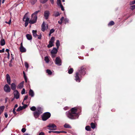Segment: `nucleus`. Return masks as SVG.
I'll return each instance as SVG.
<instances>
[{"label": "nucleus", "mask_w": 135, "mask_h": 135, "mask_svg": "<svg viewBox=\"0 0 135 135\" xmlns=\"http://www.w3.org/2000/svg\"><path fill=\"white\" fill-rule=\"evenodd\" d=\"M77 109L75 108H72L70 111H67L66 113L67 116L69 118L74 119L78 118V114L76 113Z\"/></svg>", "instance_id": "obj_1"}, {"label": "nucleus", "mask_w": 135, "mask_h": 135, "mask_svg": "<svg viewBox=\"0 0 135 135\" xmlns=\"http://www.w3.org/2000/svg\"><path fill=\"white\" fill-rule=\"evenodd\" d=\"M42 113V110L41 108H38L36 110L33 112V115L35 117L37 118L38 117L39 115Z\"/></svg>", "instance_id": "obj_2"}, {"label": "nucleus", "mask_w": 135, "mask_h": 135, "mask_svg": "<svg viewBox=\"0 0 135 135\" xmlns=\"http://www.w3.org/2000/svg\"><path fill=\"white\" fill-rule=\"evenodd\" d=\"M51 114L49 112L44 113L42 116V119L43 121H46L50 117Z\"/></svg>", "instance_id": "obj_3"}, {"label": "nucleus", "mask_w": 135, "mask_h": 135, "mask_svg": "<svg viewBox=\"0 0 135 135\" xmlns=\"http://www.w3.org/2000/svg\"><path fill=\"white\" fill-rule=\"evenodd\" d=\"M86 69V67L85 66H83L79 68L77 72H79L81 75H84L86 74L85 71Z\"/></svg>", "instance_id": "obj_4"}, {"label": "nucleus", "mask_w": 135, "mask_h": 135, "mask_svg": "<svg viewBox=\"0 0 135 135\" xmlns=\"http://www.w3.org/2000/svg\"><path fill=\"white\" fill-rule=\"evenodd\" d=\"M82 75H81L79 72L77 71L75 73V80L77 82H80L82 79Z\"/></svg>", "instance_id": "obj_5"}, {"label": "nucleus", "mask_w": 135, "mask_h": 135, "mask_svg": "<svg viewBox=\"0 0 135 135\" xmlns=\"http://www.w3.org/2000/svg\"><path fill=\"white\" fill-rule=\"evenodd\" d=\"M28 13V12L26 13L24 16L23 19V21L25 22V27H26L28 25L29 21V18L27 17V15Z\"/></svg>", "instance_id": "obj_6"}, {"label": "nucleus", "mask_w": 135, "mask_h": 135, "mask_svg": "<svg viewBox=\"0 0 135 135\" xmlns=\"http://www.w3.org/2000/svg\"><path fill=\"white\" fill-rule=\"evenodd\" d=\"M37 31L33 30L32 31V33H33V37H37V38L39 39H41L42 35L41 34H40L39 35H38L37 34Z\"/></svg>", "instance_id": "obj_7"}, {"label": "nucleus", "mask_w": 135, "mask_h": 135, "mask_svg": "<svg viewBox=\"0 0 135 135\" xmlns=\"http://www.w3.org/2000/svg\"><path fill=\"white\" fill-rule=\"evenodd\" d=\"M47 127L49 128V130H55L56 129V126L54 124H50L47 126Z\"/></svg>", "instance_id": "obj_8"}, {"label": "nucleus", "mask_w": 135, "mask_h": 135, "mask_svg": "<svg viewBox=\"0 0 135 135\" xmlns=\"http://www.w3.org/2000/svg\"><path fill=\"white\" fill-rule=\"evenodd\" d=\"M4 91L7 93L9 92L11 90L9 86L7 84H6L4 85Z\"/></svg>", "instance_id": "obj_9"}, {"label": "nucleus", "mask_w": 135, "mask_h": 135, "mask_svg": "<svg viewBox=\"0 0 135 135\" xmlns=\"http://www.w3.org/2000/svg\"><path fill=\"white\" fill-rule=\"evenodd\" d=\"M14 97L16 99H18L20 97V94L17 90H16L14 91Z\"/></svg>", "instance_id": "obj_10"}, {"label": "nucleus", "mask_w": 135, "mask_h": 135, "mask_svg": "<svg viewBox=\"0 0 135 135\" xmlns=\"http://www.w3.org/2000/svg\"><path fill=\"white\" fill-rule=\"evenodd\" d=\"M56 64L60 66L61 65V60L59 57H57L56 58L55 61Z\"/></svg>", "instance_id": "obj_11"}, {"label": "nucleus", "mask_w": 135, "mask_h": 135, "mask_svg": "<svg viewBox=\"0 0 135 135\" xmlns=\"http://www.w3.org/2000/svg\"><path fill=\"white\" fill-rule=\"evenodd\" d=\"M47 27H46L45 26V25L44 22H43L42 24L41 25V30L43 31H45L46 30L48 29V25H47Z\"/></svg>", "instance_id": "obj_12"}, {"label": "nucleus", "mask_w": 135, "mask_h": 135, "mask_svg": "<svg viewBox=\"0 0 135 135\" xmlns=\"http://www.w3.org/2000/svg\"><path fill=\"white\" fill-rule=\"evenodd\" d=\"M50 12L49 11H46L44 12V16L46 20H47L50 15Z\"/></svg>", "instance_id": "obj_13"}, {"label": "nucleus", "mask_w": 135, "mask_h": 135, "mask_svg": "<svg viewBox=\"0 0 135 135\" xmlns=\"http://www.w3.org/2000/svg\"><path fill=\"white\" fill-rule=\"evenodd\" d=\"M6 79L7 80V83L9 85L11 84V79L9 75L8 74H7L6 75Z\"/></svg>", "instance_id": "obj_14"}, {"label": "nucleus", "mask_w": 135, "mask_h": 135, "mask_svg": "<svg viewBox=\"0 0 135 135\" xmlns=\"http://www.w3.org/2000/svg\"><path fill=\"white\" fill-rule=\"evenodd\" d=\"M58 49L57 48L56 49V48H54L51 51V54H56L57 52Z\"/></svg>", "instance_id": "obj_15"}, {"label": "nucleus", "mask_w": 135, "mask_h": 135, "mask_svg": "<svg viewBox=\"0 0 135 135\" xmlns=\"http://www.w3.org/2000/svg\"><path fill=\"white\" fill-rule=\"evenodd\" d=\"M11 88L12 90H15L16 88V86L15 83H13L11 84Z\"/></svg>", "instance_id": "obj_16"}, {"label": "nucleus", "mask_w": 135, "mask_h": 135, "mask_svg": "<svg viewBox=\"0 0 135 135\" xmlns=\"http://www.w3.org/2000/svg\"><path fill=\"white\" fill-rule=\"evenodd\" d=\"M0 44L2 46H3L5 44V40L3 38H2L1 40Z\"/></svg>", "instance_id": "obj_17"}, {"label": "nucleus", "mask_w": 135, "mask_h": 135, "mask_svg": "<svg viewBox=\"0 0 135 135\" xmlns=\"http://www.w3.org/2000/svg\"><path fill=\"white\" fill-rule=\"evenodd\" d=\"M20 51L22 52H25L26 51V49L23 47H20Z\"/></svg>", "instance_id": "obj_18"}, {"label": "nucleus", "mask_w": 135, "mask_h": 135, "mask_svg": "<svg viewBox=\"0 0 135 135\" xmlns=\"http://www.w3.org/2000/svg\"><path fill=\"white\" fill-rule=\"evenodd\" d=\"M29 94V95H30L32 97H33L34 96V92L31 89L30 90Z\"/></svg>", "instance_id": "obj_19"}, {"label": "nucleus", "mask_w": 135, "mask_h": 135, "mask_svg": "<svg viewBox=\"0 0 135 135\" xmlns=\"http://www.w3.org/2000/svg\"><path fill=\"white\" fill-rule=\"evenodd\" d=\"M24 83V81H22L18 85V88L20 89L22 88L23 87Z\"/></svg>", "instance_id": "obj_20"}, {"label": "nucleus", "mask_w": 135, "mask_h": 135, "mask_svg": "<svg viewBox=\"0 0 135 135\" xmlns=\"http://www.w3.org/2000/svg\"><path fill=\"white\" fill-rule=\"evenodd\" d=\"M26 37L29 40H30L32 39V35L30 34H27L26 35Z\"/></svg>", "instance_id": "obj_21"}, {"label": "nucleus", "mask_w": 135, "mask_h": 135, "mask_svg": "<svg viewBox=\"0 0 135 135\" xmlns=\"http://www.w3.org/2000/svg\"><path fill=\"white\" fill-rule=\"evenodd\" d=\"M40 12L39 10L35 12L34 13H33L31 16L32 18H33V16H37V15L38 13Z\"/></svg>", "instance_id": "obj_22"}, {"label": "nucleus", "mask_w": 135, "mask_h": 135, "mask_svg": "<svg viewBox=\"0 0 135 135\" xmlns=\"http://www.w3.org/2000/svg\"><path fill=\"white\" fill-rule=\"evenodd\" d=\"M4 107H5L4 106H2L0 107V114H1L4 110Z\"/></svg>", "instance_id": "obj_23"}, {"label": "nucleus", "mask_w": 135, "mask_h": 135, "mask_svg": "<svg viewBox=\"0 0 135 135\" xmlns=\"http://www.w3.org/2000/svg\"><path fill=\"white\" fill-rule=\"evenodd\" d=\"M56 46L57 47V49H58L60 45V43L59 41V40H57L56 43Z\"/></svg>", "instance_id": "obj_24"}, {"label": "nucleus", "mask_w": 135, "mask_h": 135, "mask_svg": "<svg viewBox=\"0 0 135 135\" xmlns=\"http://www.w3.org/2000/svg\"><path fill=\"white\" fill-rule=\"evenodd\" d=\"M115 23L113 21H111L108 24V26H112L114 25Z\"/></svg>", "instance_id": "obj_25"}, {"label": "nucleus", "mask_w": 135, "mask_h": 135, "mask_svg": "<svg viewBox=\"0 0 135 135\" xmlns=\"http://www.w3.org/2000/svg\"><path fill=\"white\" fill-rule=\"evenodd\" d=\"M65 128H71V127L69 124L66 123L64 126Z\"/></svg>", "instance_id": "obj_26"}, {"label": "nucleus", "mask_w": 135, "mask_h": 135, "mask_svg": "<svg viewBox=\"0 0 135 135\" xmlns=\"http://www.w3.org/2000/svg\"><path fill=\"white\" fill-rule=\"evenodd\" d=\"M54 46V45H53V43H52V42H49V44L47 45V47L49 48H50V47H52Z\"/></svg>", "instance_id": "obj_27"}, {"label": "nucleus", "mask_w": 135, "mask_h": 135, "mask_svg": "<svg viewBox=\"0 0 135 135\" xmlns=\"http://www.w3.org/2000/svg\"><path fill=\"white\" fill-rule=\"evenodd\" d=\"M46 73H47L49 75H51L52 74V72L51 70L49 69H47L46 71Z\"/></svg>", "instance_id": "obj_28"}, {"label": "nucleus", "mask_w": 135, "mask_h": 135, "mask_svg": "<svg viewBox=\"0 0 135 135\" xmlns=\"http://www.w3.org/2000/svg\"><path fill=\"white\" fill-rule=\"evenodd\" d=\"M74 70L73 68H70L68 71V73L70 74H72Z\"/></svg>", "instance_id": "obj_29"}, {"label": "nucleus", "mask_w": 135, "mask_h": 135, "mask_svg": "<svg viewBox=\"0 0 135 135\" xmlns=\"http://www.w3.org/2000/svg\"><path fill=\"white\" fill-rule=\"evenodd\" d=\"M91 127L92 129H94L95 127V124L93 122H91L90 124Z\"/></svg>", "instance_id": "obj_30"}, {"label": "nucleus", "mask_w": 135, "mask_h": 135, "mask_svg": "<svg viewBox=\"0 0 135 135\" xmlns=\"http://www.w3.org/2000/svg\"><path fill=\"white\" fill-rule=\"evenodd\" d=\"M45 60L46 62L48 63L49 61V59L47 56H46L45 57Z\"/></svg>", "instance_id": "obj_31"}, {"label": "nucleus", "mask_w": 135, "mask_h": 135, "mask_svg": "<svg viewBox=\"0 0 135 135\" xmlns=\"http://www.w3.org/2000/svg\"><path fill=\"white\" fill-rule=\"evenodd\" d=\"M85 129L87 131H91V128L89 126H86L85 128Z\"/></svg>", "instance_id": "obj_32"}, {"label": "nucleus", "mask_w": 135, "mask_h": 135, "mask_svg": "<svg viewBox=\"0 0 135 135\" xmlns=\"http://www.w3.org/2000/svg\"><path fill=\"white\" fill-rule=\"evenodd\" d=\"M55 38L54 37H52L49 42H52V43H53L55 41Z\"/></svg>", "instance_id": "obj_33"}, {"label": "nucleus", "mask_w": 135, "mask_h": 135, "mask_svg": "<svg viewBox=\"0 0 135 135\" xmlns=\"http://www.w3.org/2000/svg\"><path fill=\"white\" fill-rule=\"evenodd\" d=\"M37 0H31L30 2L32 5L34 4L36 2Z\"/></svg>", "instance_id": "obj_34"}, {"label": "nucleus", "mask_w": 135, "mask_h": 135, "mask_svg": "<svg viewBox=\"0 0 135 135\" xmlns=\"http://www.w3.org/2000/svg\"><path fill=\"white\" fill-rule=\"evenodd\" d=\"M23 109L22 107L21 106H20L16 110V111L19 112Z\"/></svg>", "instance_id": "obj_35"}, {"label": "nucleus", "mask_w": 135, "mask_h": 135, "mask_svg": "<svg viewBox=\"0 0 135 135\" xmlns=\"http://www.w3.org/2000/svg\"><path fill=\"white\" fill-rule=\"evenodd\" d=\"M29 23H30L31 24H34L36 22V21H34L32 20H29Z\"/></svg>", "instance_id": "obj_36"}, {"label": "nucleus", "mask_w": 135, "mask_h": 135, "mask_svg": "<svg viewBox=\"0 0 135 135\" xmlns=\"http://www.w3.org/2000/svg\"><path fill=\"white\" fill-rule=\"evenodd\" d=\"M48 0H40V1L41 3L44 4Z\"/></svg>", "instance_id": "obj_37"}, {"label": "nucleus", "mask_w": 135, "mask_h": 135, "mask_svg": "<svg viewBox=\"0 0 135 135\" xmlns=\"http://www.w3.org/2000/svg\"><path fill=\"white\" fill-rule=\"evenodd\" d=\"M30 109L32 111H35L36 110V108L35 106H33L30 108Z\"/></svg>", "instance_id": "obj_38"}, {"label": "nucleus", "mask_w": 135, "mask_h": 135, "mask_svg": "<svg viewBox=\"0 0 135 135\" xmlns=\"http://www.w3.org/2000/svg\"><path fill=\"white\" fill-rule=\"evenodd\" d=\"M32 18V20L34 21H36H36H37V16H33V18Z\"/></svg>", "instance_id": "obj_39"}, {"label": "nucleus", "mask_w": 135, "mask_h": 135, "mask_svg": "<svg viewBox=\"0 0 135 135\" xmlns=\"http://www.w3.org/2000/svg\"><path fill=\"white\" fill-rule=\"evenodd\" d=\"M25 65L26 68L28 69L29 67V65L28 63L26 62H25Z\"/></svg>", "instance_id": "obj_40"}, {"label": "nucleus", "mask_w": 135, "mask_h": 135, "mask_svg": "<svg viewBox=\"0 0 135 135\" xmlns=\"http://www.w3.org/2000/svg\"><path fill=\"white\" fill-rule=\"evenodd\" d=\"M59 6H60V7L61 8V9L62 11H64V7L61 4V3H60V4H59Z\"/></svg>", "instance_id": "obj_41"}, {"label": "nucleus", "mask_w": 135, "mask_h": 135, "mask_svg": "<svg viewBox=\"0 0 135 135\" xmlns=\"http://www.w3.org/2000/svg\"><path fill=\"white\" fill-rule=\"evenodd\" d=\"M130 8L132 10H133L135 8V5L132 6H131Z\"/></svg>", "instance_id": "obj_42"}, {"label": "nucleus", "mask_w": 135, "mask_h": 135, "mask_svg": "<svg viewBox=\"0 0 135 135\" xmlns=\"http://www.w3.org/2000/svg\"><path fill=\"white\" fill-rule=\"evenodd\" d=\"M60 15V14L59 13V12H56L55 14V17H57L59 16Z\"/></svg>", "instance_id": "obj_43"}, {"label": "nucleus", "mask_w": 135, "mask_h": 135, "mask_svg": "<svg viewBox=\"0 0 135 135\" xmlns=\"http://www.w3.org/2000/svg\"><path fill=\"white\" fill-rule=\"evenodd\" d=\"M57 3L58 6H59V4L61 3V0H57Z\"/></svg>", "instance_id": "obj_44"}, {"label": "nucleus", "mask_w": 135, "mask_h": 135, "mask_svg": "<svg viewBox=\"0 0 135 135\" xmlns=\"http://www.w3.org/2000/svg\"><path fill=\"white\" fill-rule=\"evenodd\" d=\"M27 107V104H24L22 107V108L23 109H25Z\"/></svg>", "instance_id": "obj_45"}, {"label": "nucleus", "mask_w": 135, "mask_h": 135, "mask_svg": "<svg viewBox=\"0 0 135 135\" xmlns=\"http://www.w3.org/2000/svg\"><path fill=\"white\" fill-rule=\"evenodd\" d=\"M55 31V30H54L53 28H52L50 30V32L52 33L54 32Z\"/></svg>", "instance_id": "obj_46"}, {"label": "nucleus", "mask_w": 135, "mask_h": 135, "mask_svg": "<svg viewBox=\"0 0 135 135\" xmlns=\"http://www.w3.org/2000/svg\"><path fill=\"white\" fill-rule=\"evenodd\" d=\"M26 129L25 128H23L21 129L22 132L23 133H24L25 132Z\"/></svg>", "instance_id": "obj_47"}, {"label": "nucleus", "mask_w": 135, "mask_h": 135, "mask_svg": "<svg viewBox=\"0 0 135 135\" xmlns=\"http://www.w3.org/2000/svg\"><path fill=\"white\" fill-rule=\"evenodd\" d=\"M25 89L23 88L22 89V91H21V94H25Z\"/></svg>", "instance_id": "obj_48"}, {"label": "nucleus", "mask_w": 135, "mask_h": 135, "mask_svg": "<svg viewBox=\"0 0 135 135\" xmlns=\"http://www.w3.org/2000/svg\"><path fill=\"white\" fill-rule=\"evenodd\" d=\"M64 21L65 22V23H68L69 21V20L67 18H66L64 19Z\"/></svg>", "instance_id": "obj_49"}, {"label": "nucleus", "mask_w": 135, "mask_h": 135, "mask_svg": "<svg viewBox=\"0 0 135 135\" xmlns=\"http://www.w3.org/2000/svg\"><path fill=\"white\" fill-rule=\"evenodd\" d=\"M28 95H26L25 96V97H24V99H23V102L25 100H26V99H27L28 98Z\"/></svg>", "instance_id": "obj_50"}, {"label": "nucleus", "mask_w": 135, "mask_h": 135, "mask_svg": "<svg viewBox=\"0 0 135 135\" xmlns=\"http://www.w3.org/2000/svg\"><path fill=\"white\" fill-rule=\"evenodd\" d=\"M11 22V19H10L9 21V22H7L6 21V23H7L8 24H9V25H10V24Z\"/></svg>", "instance_id": "obj_51"}, {"label": "nucleus", "mask_w": 135, "mask_h": 135, "mask_svg": "<svg viewBox=\"0 0 135 135\" xmlns=\"http://www.w3.org/2000/svg\"><path fill=\"white\" fill-rule=\"evenodd\" d=\"M52 133H60V131H53Z\"/></svg>", "instance_id": "obj_52"}, {"label": "nucleus", "mask_w": 135, "mask_h": 135, "mask_svg": "<svg viewBox=\"0 0 135 135\" xmlns=\"http://www.w3.org/2000/svg\"><path fill=\"white\" fill-rule=\"evenodd\" d=\"M4 49L3 48L2 50H0V53L4 52Z\"/></svg>", "instance_id": "obj_53"}, {"label": "nucleus", "mask_w": 135, "mask_h": 135, "mask_svg": "<svg viewBox=\"0 0 135 135\" xmlns=\"http://www.w3.org/2000/svg\"><path fill=\"white\" fill-rule=\"evenodd\" d=\"M39 135H45V133L44 132H41L39 133Z\"/></svg>", "instance_id": "obj_54"}, {"label": "nucleus", "mask_w": 135, "mask_h": 135, "mask_svg": "<svg viewBox=\"0 0 135 135\" xmlns=\"http://www.w3.org/2000/svg\"><path fill=\"white\" fill-rule=\"evenodd\" d=\"M135 4V0L132 1L130 3L131 4Z\"/></svg>", "instance_id": "obj_55"}, {"label": "nucleus", "mask_w": 135, "mask_h": 135, "mask_svg": "<svg viewBox=\"0 0 135 135\" xmlns=\"http://www.w3.org/2000/svg\"><path fill=\"white\" fill-rule=\"evenodd\" d=\"M4 115L5 117L6 118H7L8 117V114H7V113H4Z\"/></svg>", "instance_id": "obj_56"}, {"label": "nucleus", "mask_w": 135, "mask_h": 135, "mask_svg": "<svg viewBox=\"0 0 135 135\" xmlns=\"http://www.w3.org/2000/svg\"><path fill=\"white\" fill-rule=\"evenodd\" d=\"M25 79V82L26 83L27 82V78L26 76H25L24 77Z\"/></svg>", "instance_id": "obj_57"}, {"label": "nucleus", "mask_w": 135, "mask_h": 135, "mask_svg": "<svg viewBox=\"0 0 135 135\" xmlns=\"http://www.w3.org/2000/svg\"><path fill=\"white\" fill-rule=\"evenodd\" d=\"M60 133H67V132H66V131H60Z\"/></svg>", "instance_id": "obj_58"}, {"label": "nucleus", "mask_w": 135, "mask_h": 135, "mask_svg": "<svg viewBox=\"0 0 135 135\" xmlns=\"http://www.w3.org/2000/svg\"><path fill=\"white\" fill-rule=\"evenodd\" d=\"M52 4H54V0H50Z\"/></svg>", "instance_id": "obj_59"}, {"label": "nucleus", "mask_w": 135, "mask_h": 135, "mask_svg": "<svg viewBox=\"0 0 135 135\" xmlns=\"http://www.w3.org/2000/svg\"><path fill=\"white\" fill-rule=\"evenodd\" d=\"M64 19V18L63 17H62L60 19V21L62 22V21Z\"/></svg>", "instance_id": "obj_60"}, {"label": "nucleus", "mask_w": 135, "mask_h": 135, "mask_svg": "<svg viewBox=\"0 0 135 135\" xmlns=\"http://www.w3.org/2000/svg\"><path fill=\"white\" fill-rule=\"evenodd\" d=\"M68 107H65L64 108V109L65 110H66L68 109Z\"/></svg>", "instance_id": "obj_61"}, {"label": "nucleus", "mask_w": 135, "mask_h": 135, "mask_svg": "<svg viewBox=\"0 0 135 135\" xmlns=\"http://www.w3.org/2000/svg\"><path fill=\"white\" fill-rule=\"evenodd\" d=\"M6 51L8 52V53H9V50L8 49H7L6 50Z\"/></svg>", "instance_id": "obj_62"}, {"label": "nucleus", "mask_w": 135, "mask_h": 135, "mask_svg": "<svg viewBox=\"0 0 135 135\" xmlns=\"http://www.w3.org/2000/svg\"><path fill=\"white\" fill-rule=\"evenodd\" d=\"M58 23L60 25H61L62 23V22L61 21H59L58 22Z\"/></svg>", "instance_id": "obj_63"}, {"label": "nucleus", "mask_w": 135, "mask_h": 135, "mask_svg": "<svg viewBox=\"0 0 135 135\" xmlns=\"http://www.w3.org/2000/svg\"><path fill=\"white\" fill-rule=\"evenodd\" d=\"M23 47V43L22 42H21L20 44V47Z\"/></svg>", "instance_id": "obj_64"}]
</instances>
